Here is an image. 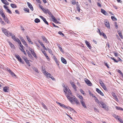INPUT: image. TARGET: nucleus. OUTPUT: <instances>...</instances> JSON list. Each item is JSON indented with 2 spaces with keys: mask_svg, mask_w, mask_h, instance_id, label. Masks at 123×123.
Returning <instances> with one entry per match:
<instances>
[{
  "mask_svg": "<svg viewBox=\"0 0 123 123\" xmlns=\"http://www.w3.org/2000/svg\"><path fill=\"white\" fill-rule=\"evenodd\" d=\"M0 14L3 18H5V15L4 14V13L3 12L2 13H1V14Z\"/></svg>",
  "mask_w": 123,
  "mask_h": 123,
  "instance_id": "obj_55",
  "label": "nucleus"
},
{
  "mask_svg": "<svg viewBox=\"0 0 123 123\" xmlns=\"http://www.w3.org/2000/svg\"><path fill=\"white\" fill-rule=\"evenodd\" d=\"M111 18L113 21H116L117 20V18L114 16H112L111 17Z\"/></svg>",
  "mask_w": 123,
  "mask_h": 123,
  "instance_id": "obj_33",
  "label": "nucleus"
},
{
  "mask_svg": "<svg viewBox=\"0 0 123 123\" xmlns=\"http://www.w3.org/2000/svg\"><path fill=\"white\" fill-rule=\"evenodd\" d=\"M7 10L6 12L9 13L10 14H11L12 13V12L8 8L7 9Z\"/></svg>",
  "mask_w": 123,
  "mask_h": 123,
  "instance_id": "obj_45",
  "label": "nucleus"
},
{
  "mask_svg": "<svg viewBox=\"0 0 123 123\" xmlns=\"http://www.w3.org/2000/svg\"><path fill=\"white\" fill-rule=\"evenodd\" d=\"M4 19L5 22H6L7 23H8L9 20L6 17H5V18H4Z\"/></svg>",
  "mask_w": 123,
  "mask_h": 123,
  "instance_id": "obj_36",
  "label": "nucleus"
},
{
  "mask_svg": "<svg viewBox=\"0 0 123 123\" xmlns=\"http://www.w3.org/2000/svg\"><path fill=\"white\" fill-rule=\"evenodd\" d=\"M40 17L43 20L44 22L47 25H48V23L46 21V19L44 18L43 16H40Z\"/></svg>",
  "mask_w": 123,
  "mask_h": 123,
  "instance_id": "obj_12",
  "label": "nucleus"
},
{
  "mask_svg": "<svg viewBox=\"0 0 123 123\" xmlns=\"http://www.w3.org/2000/svg\"><path fill=\"white\" fill-rule=\"evenodd\" d=\"M70 102L72 103L73 102V100H74V101L76 103L77 105H79L80 103L79 101H78L77 99L74 96H73L72 95V96L68 97V96H67Z\"/></svg>",
  "mask_w": 123,
  "mask_h": 123,
  "instance_id": "obj_2",
  "label": "nucleus"
},
{
  "mask_svg": "<svg viewBox=\"0 0 123 123\" xmlns=\"http://www.w3.org/2000/svg\"><path fill=\"white\" fill-rule=\"evenodd\" d=\"M113 96L115 98L116 101H117L118 99L116 94L114 92H113L112 93Z\"/></svg>",
  "mask_w": 123,
  "mask_h": 123,
  "instance_id": "obj_24",
  "label": "nucleus"
},
{
  "mask_svg": "<svg viewBox=\"0 0 123 123\" xmlns=\"http://www.w3.org/2000/svg\"><path fill=\"white\" fill-rule=\"evenodd\" d=\"M44 74L48 78H50L51 75L50 74L48 73L46 71H45L44 72Z\"/></svg>",
  "mask_w": 123,
  "mask_h": 123,
  "instance_id": "obj_13",
  "label": "nucleus"
},
{
  "mask_svg": "<svg viewBox=\"0 0 123 123\" xmlns=\"http://www.w3.org/2000/svg\"><path fill=\"white\" fill-rule=\"evenodd\" d=\"M20 39L21 41L23 43V44L24 45H25L26 47H28V44H27V43L24 40V39L23 38V37H20Z\"/></svg>",
  "mask_w": 123,
  "mask_h": 123,
  "instance_id": "obj_7",
  "label": "nucleus"
},
{
  "mask_svg": "<svg viewBox=\"0 0 123 123\" xmlns=\"http://www.w3.org/2000/svg\"><path fill=\"white\" fill-rule=\"evenodd\" d=\"M80 91L81 93L83 94L84 95V94H85V93H84V91L82 89H80Z\"/></svg>",
  "mask_w": 123,
  "mask_h": 123,
  "instance_id": "obj_50",
  "label": "nucleus"
},
{
  "mask_svg": "<svg viewBox=\"0 0 123 123\" xmlns=\"http://www.w3.org/2000/svg\"><path fill=\"white\" fill-rule=\"evenodd\" d=\"M80 102L82 105L85 108H86L87 107L86 106L85 102L82 100L80 101Z\"/></svg>",
  "mask_w": 123,
  "mask_h": 123,
  "instance_id": "obj_20",
  "label": "nucleus"
},
{
  "mask_svg": "<svg viewBox=\"0 0 123 123\" xmlns=\"http://www.w3.org/2000/svg\"><path fill=\"white\" fill-rule=\"evenodd\" d=\"M95 101L99 105H100V101H99L98 99H96V100H95Z\"/></svg>",
  "mask_w": 123,
  "mask_h": 123,
  "instance_id": "obj_43",
  "label": "nucleus"
},
{
  "mask_svg": "<svg viewBox=\"0 0 123 123\" xmlns=\"http://www.w3.org/2000/svg\"><path fill=\"white\" fill-rule=\"evenodd\" d=\"M59 105L62 108H64L65 109H67L68 110L71 111L72 110L74 111H75L72 108H71L68 106H66L65 105L62 104L60 103Z\"/></svg>",
  "mask_w": 123,
  "mask_h": 123,
  "instance_id": "obj_5",
  "label": "nucleus"
},
{
  "mask_svg": "<svg viewBox=\"0 0 123 123\" xmlns=\"http://www.w3.org/2000/svg\"><path fill=\"white\" fill-rule=\"evenodd\" d=\"M96 91L99 94L102 96H104V95L103 92L98 88H96Z\"/></svg>",
  "mask_w": 123,
  "mask_h": 123,
  "instance_id": "obj_15",
  "label": "nucleus"
},
{
  "mask_svg": "<svg viewBox=\"0 0 123 123\" xmlns=\"http://www.w3.org/2000/svg\"><path fill=\"white\" fill-rule=\"evenodd\" d=\"M101 12L103 14L105 15H107L108 14L106 12L105 10L102 9H101Z\"/></svg>",
  "mask_w": 123,
  "mask_h": 123,
  "instance_id": "obj_22",
  "label": "nucleus"
},
{
  "mask_svg": "<svg viewBox=\"0 0 123 123\" xmlns=\"http://www.w3.org/2000/svg\"><path fill=\"white\" fill-rule=\"evenodd\" d=\"M97 5L99 7H101L102 6L101 4L99 3H97Z\"/></svg>",
  "mask_w": 123,
  "mask_h": 123,
  "instance_id": "obj_60",
  "label": "nucleus"
},
{
  "mask_svg": "<svg viewBox=\"0 0 123 123\" xmlns=\"http://www.w3.org/2000/svg\"><path fill=\"white\" fill-rule=\"evenodd\" d=\"M31 51V52L32 54L33 55L35 54L36 53L34 52V50L33 49H32L31 48H30L29 49Z\"/></svg>",
  "mask_w": 123,
  "mask_h": 123,
  "instance_id": "obj_28",
  "label": "nucleus"
},
{
  "mask_svg": "<svg viewBox=\"0 0 123 123\" xmlns=\"http://www.w3.org/2000/svg\"><path fill=\"white\" fill-rule=\"evenodd\" d=\"M27 39L29 43H31V44H33V42L31 41L30 38L28 36H26Z\"/></svg>",
  "mask_w": 123,
  "mask_h": 123,
  "instance_id": "obj_21",
  "label": "nucleus"
},
{
  "mask_svg": "<svg viewBox=\"0 0 123 123\" xmlns=\"http://www.w3.org/2000/svg\"><path fill=\"white\" fill-rule=\"evenodd\" d=\"M116 109L118 110H123V109L121 108L120 107H118L117 106H116Z\"/></svg>",
  "mask_w": 123,
  "mask_h": 123,
  "instance_id": "obj_32",
  "label": "nucleus"
},
{
  "mask_svg": "<svg viewBox=\"0 0 123 123\" xmlns=\"http://www.w3.org/2000/svg\"><path fill=\"white\" fill-rule=\"evenodd\" d=\"M23 58L28 66H30L31 65L29 62V60H28L27 58L25 56H24L23 57Z\"/></svg>",
  "mask_w": 123,
  "mask_h": 123,
  "instance_id": "obj_6",
  "label": "nucleus"
},
{
  "mask_svg": "<svg viewBox=\"0 0 123 123\" xmlns=\"http://www.w3.org/2000/svg\"><path fill=\"white\" fill-rule=\"evenodd\" d=\"M42 10L44 12L46 13L47 9H45L43 8V9Z\"/></svg>",
  "mask_w": 123,
  "mask_h": 123,
  "instance_id": "obj_53",
  "label": "nucleus"
},
{
  "mask_svg": "<svg viewBox=\"0 0 123 123\" xmlns=\"http://www.w3.org/2000/svg\"><path fill=\"white\" fill-rule=\"evenodd\" d=\"M58 33L60 35L62 36H64V34L61 31H59L58 32Z\"/></svg>",
  "mask_w": 123,
  "mask_h": 123,
  "instance_id": "obj_41",
  "label": "nucleus"
},
{
  "mask_svg": "<svg viewBox=\"0 0 123 123\" xmlns=\"http://www.w3.org/2000/svg\"><path fill=\"white\" fill-rule=\"evenodd\" d=\"M78 3V2H77V10L79 11V12H80V8L79 7V6H77V3Z\"/></svg>",
  "mask_w": 123,
  "mask_h": 123,
  "instance_id": "obj_48",
  "label": "nucleus"
},
{
  "mask_svg": "<svg viewBox=\"0 0 123 123\" xmlns=\"http://www.w3.org/2000/svg\"><path fill=\"white\" fill-rule=\"evenodd\" d=\"M115 26L116 29H117L118 28V26L117 24V23H115Z\"/></svg>",
  "mask_w": 123,
  "mask_h": 123,
  "instance_id": "obj_56",
  "label": "nucleus"
},
{
  "mask_svg": "<svg viewBox=\"0 0 123 123\" xmlns=\"http://www.w3.org/2000/svg\"><path fill=\"white\" fill-rule=\"evenodd\" d=\"M64 91L65 92V95L67 98L68 96V97L72 96L71 92L68 87H66L65 89L64 90Z\"/></svg>",
  "mask_w": 123,
  "mask_h": 123,
  "instance_id": "obj_3",
  "label": "nucleus"
},
{
  "mask_svg": "<svg viewBox=\"0 0 123 123\" xmlns=\"http://www.w3.org/2000/svg\"><path fill=\"white\" fill-rule=\"evenodd\" d=\"M10 71L11 72V73L10 74H11V75L13 77L14 76H16L15 74L14 73H13L12 72V71Z\"/></svg>",
  "mask_w": 123,
  "mask_h": 123,
  "instance_id": "obj_42",
  "label": "nucleus"
},
{
  "mask_svg": "<svg viewBox=\"0 0 123 123\" xmlns=\"http://www.w3.org/2000/svg\"><path fill=\"white\" fill-rule=\"evenodd\" d=\"M47 50L48 51V52L50 54H51V53L52 52V51L51 50L49 49V48H47Z\"/></svg>",
  "mask_w": 123,
  "mask_h": 123,
  "instance_id": "obj_35",
  "label": "nucleus"
},
{
  "mask_svg": "<svg viewBox=\"0 0 123 123\" xmlns=\"http://www.w3.org/2000/svg\"><path fill=\"white\" fill-rule=\"evenodd\" d=\"M53 58L55 61H57L58 60L57 58H56V57L55 55L53 56Z\"/></svg>",
  "mask_w": 123,
  "mask_h": 123,
  "instance_id": "obj_58",
  "label": "nucleus"
},
{
  "mask_svg": "<svg viewBox=\"0 0 123 123\" xmlns=\"http://www.w3.org/2000/svg\"><path fill=\"white\" fill-rule=\"evenodd\" d=\"M78 97H79V98L81 99L82 100L83 99V98L82 96L81 95H79V96H78Z\"/></svg>",
  "mask_w": 123,
  "mask_h": 123,
  "instance_id": "obj_51",
  "label": "nucleus"
},
{
  "mask_svg": "<svg viewBox=\"0 0 123 123\" xmlns=\"http://www.w3.org/2000/svg\"><path fill=\"white\" fill-rule=\"evenodd\" d=\"M27 3L28 7L32 11H33V7L31 4L28 2H27Z\"/></svg>",
  "mask_w": 123,
  "mask_h": 123,
  "instance_id": "obj_16",
  "label": "nucleus"
},
{
  "mask_svg": "<svg viewBox=\"0 0 123 123\" xmlns=\"http://www.w3.org/2000/svg\"><path fill=\"white\" fill-rule=\"evenodd\" d=\"M10 5L12 8H16L17 7V6L14 4H11Z\"/></svg>",
  "mask_w": 123,
  "mask_h": 123,
  "instance_id": "obj_29",
  "label": "nucleus"
},
{
  "mask_svg": "<svg viewBox=\"0 0 123 123\" xmlns=\"http://www.w3.org/2000/svg\"><path fill=\"white\" fill-rule=\"evenodd\" d=\"M15 56L17 59H18L19 62L22 60V59L20 58L19 55H15Z\"/></svg>",
  "mask_w": 123,
  "mask_h": 123,
  "instance_id": "obj_26",
  "label": "nucleus"
},
{
  "mask_svg": "<svg viewBox=\"0 0 123 123\" xmlns=\"http://www.w3.org/2000/svg\"><path fill=\"white\" fill-rule=\"evenodd\" d=\"M42 38L43 41H44V42L45 43H49V42L47 41V39L44 36H42Z\"/></svg>",
  "mask_w": 123,
  "mask_h": 123,
  "instance_id": "obj_25",
  "label": "nucleus"
},
{
  "mask_svg": "<svg viewBox=\"0 0 123 123\" xmlns=\"http://www.w3.org/2000/svg\"><path fill=\"white\" fill-rule=\"evenodd\" d=\"M47 13L50 16L52 14L50 12V11L49 10L47 9L46 10V13Z\"/></svg>",
  "mask_w": 123,
  "mask_h": 123,
  "instance_id": "obj_34",
  "label": "nucleus"
},
{
  "mask_svg": "<svg viewBox=\"0 0 123 123\" xmlns=\"http://www.w3.org/2000/svg\"><path fill=\"white\" fill-rule=\"evenodd\" d=\"M100 84L103 89L105 90H107L106 87L104 84L103 82H100Z\"/></svg>",
  "mask_w": 123,
  "mask_h": 123,
  "instance_id": "obj_11",
  "label": "nucleus"
},
{
  "mask_svg": "<svg viewBox=\"0 0 123 123\" xmlns=\"http://www.w3.org/2000/svg\"><path fill=\"white\" fill-rule=\"evenodd\" d=\"M105 66H106L108 68H109V66H108V64L107 63H106L105 62Z\"/></svg>",
  "mask_w": 123,
  "mask_h": 123,
  "instance_id": "obj_61",
  "label": "nucleus"
},
{
  "mask_svg": "<svg viewBox=\"0 0 123 123\" xmlns=\"http://www.w3.org/2000/svg\"><path fill=\"white\" fill-rule=\"evenodd\" d=\"M34 21L36 23H37L40 22V20L38 18H36L35 19Z\"/></svg>",
  "mask_w": 123,
  "mask_h": 123,
  "instance_id": "obj_31",
  "label": "nucleus"
},
{
  "mask_svg": "<svg viewBox=\"0 0 123 123\" xmlns=\"http://www.w3.org/2000/svg\"><path fill=\"white\" fill-rule=\"evenodd\" d=\"M113 116L114 117H115L116 119H118V118H119L118 117H119L118 116V115H117L116 114H113Z\"/></svg>",
  "mask_w": 123,
  "mask_h": 123,
  "instance_id": "obj_40",
  "label": "nucleus"
},
{
  "mask_svg": "<svg viewBox=\"0 0 123 123\" xmlns=\"http://www.w3.org/2000/svg\"><path fill=\"white\" fill-rule=\"evenodd\" d=\"M118 120L121 123H123V120L120 118H118Z\"/></svg>",
  "mask_w": 123,
  "mask_h": 123,
  "instance_id": "obj_49",
  "label": "nucleus"
},
{
  "mask_svg": "<svg viewBox=\"0 0 123 123\" xmlns=\"http://www.w3.org/2000/svg\"><path fill=\"white\" fill-rule=\"evenodd\" d=\"M72 3L73 5H75L76 4V2L75 1H73L72 2Z\"/></svg>",
  "mask_w": 123,
  "mask_h": 123,
  "instance_id": "obj_64",
  "label": "nucleus"
},
{
  "mask_svg": "<svg viewBox=\"0 0 123 123\" xmlns=\"http://www.w3.org/2000/svg\"><path fill=\"white\" fill-rule=\"evenodd\" d=\"M118 72L120 73L121 75L123 77V74L122 72H121V71L119 70H118Z\"/></svg>",
  "mask_w": 123,
  "mask_h": 123,
  "instance_id": "obj_44",
  "label": "nucleus"
},
{
  "mask_svg": "<svg viewBox=\"0 0 123 123\" xmlns=\"http://www.w3.org/2000/svg\"><path fill=\"white\" fill-rule=\"evenodd\" d=\"M111 59L113 60L115 62H118V61H117L114 58L111 57Z\"/></svg>",
  "mask_w": 123,
  "mask_h": 123,
  "instance_id": "obj_47",
  "label": "nucleus"
},
{
  "mask_svg": "<svg viewBox=\"0 0 123 123\" xmlns=\"http://www.w3.org/2000/svg\"><path fill=\"white\" fill-rule=\"evenodd\" d=\"M119 36L121 39H123V37L121 32H119L118 34Z\"/></svg>",
  "mask_w": 123,
  "mask_h": 123,
  "instance_id": "obj_39",
  "label": "nucleus"
},
{
  "mask_svg": "<svg viewBox=\"0 0 123 123\" xmlns=\"http://www.w3.org/2000/svg\"><path fill=\"white\" fill-rule=\"evenodd\" d=\"M85 42L87 47L89 49H91L92 48V47L90 43L87 40H85Z\"/></svg>",
  "mask_w": 123,
  "mask_h": 123,
  "instance_id": "obj_8",
  "label": "nucleus"
},
{
  "mask_svg": "<svg viewBox=\"0 0 123 123\" xmlns=\"http://www.w3.org/2000/svg\"><path fill=\"white\" fill-rule=\"evenodd\" d=\"M9 88L8 87L5 86L3 87V90L5 92H8L9 90Z\"/></svg>",
  "mask_w": 123,
  "mask_h": 123,
  "instance_id": "obj_18",
  "label": "nucleus"
},
{
  "mask_svg": "<svg viewBox=\"0 0 123 123\" xmlns=\"http://www.w3.org/2000/svg\"><path fill=\"white\" fill-rule=\"evenodd\" d=\"M42 52H43V53L44 55L45 56H46V55H47L45 51H43L42 50Z\"/></svg>",
  "mask_w": 123,
  "mask_h": 123,
  "instance_id": "obj_62",
  "label": "nucleus"
},
{
  "mask_svg": "<svg viewBox=\"0 0 123 123\" xmlns=\"http://www.w3.org/2000/svg\"><path fill=\"white\" fill-rule=\"evenodd\" d=\"M50 16L51 17L52 19L53 20V21L54 22L57 21V20L56 19L55 17L52 14H51Z\"/></svg>",
  "mask_w": 123,
  "mask_h": 123,
  "instance_id": "obj_27",
  "label": "nucleus"
},
{
  "mask_svg": "<svg viewBox=\"0 0 123 123\" xmlns=\"http://www.w3.org/2000/svg\"><path fill=\"white\" fill-rule=\"evenodd\" d=\"M26 52L27 54L29 57L31 59H32L33 58V57L31 54V53L28 50H26Z\"/></svg>",
  "mask_w": 123,
  "mask_h": 123,
  "instance_id": "obj_19",
  "label": "nucleus"
},
{
  "mask_svg": "<svg viewBox=\"0 0 123 123\" xmlns=\"http://www.w3.org/2000/svg\"><path fill=\"white\" fill-rule=\"evenodd\" d=\"M2 2L3 3L5 4V2L6 1V0H1Z\"/></svg>",
  "mask_w": 123,
  "mask_h": 123,
  "instance_id": "obj_63",
  "label": "nucleus"
},
{
  "mask_svg": "<svg viewBox=\"0 0 123 123\" xmlns=\"http://www.w3.org/2000/svg\"><path fill=\"white\" fill-rule=\"evenodd\" d=\"M3 6L5 9L6 10H7L8 8V7L7 6L5 5H4Z\"/></svg>",
  "mask_w": 123,
  "mask_h": 123,
  "instance_id": "obj_57",
  "label": "nucleus"
},
{
  "mask_svg": "<svg viewBox=\"0 0 123 123\" xmlns=\"http://www.w3.org/2000/svg\"><path fill=\"white\" fill-rule=\"evenodd\" d=\"M2 31L4 34L6 36L9 37L11 36L12 38L14 40H16V38L15 36L12 34V33L8 31L7 30L4 28H2Z\"/></svg>",
  "mask_w": 123,
  "mask_h": 123,
  "instance_id": "obj_1",
  "label": "nucleus"
},
{
  "mask_svg": "<svg viewBox=\"0 0 123 123\" xmlns=\"http://www.w3.org/2000/svg\"><path fill=\"white\" fill-rule=\"evenodd\" d=\"M102 33V36H103L105 38H107V37H106V35L104 33Z\"/></svg>",
  "mask_w": 123,
  "mask_h": 123,
  "instance_id": "obj_52",
  "label": "nucleus"
},
{
  "mask_svg": "<svg viewBox=\"0 0 123 123\" xmlns=\"http://www.w3.org/2000/svg\"><path fill=\"white\" fill-rule=\"evenodd\" d=\"M100 105L101 107L103 108L104 109L108 111L109 110V109L107 107V106L103 102L100 101Z\"/></svg>",
  "mask_w": 123,
  "mask_h": 123,
  "instance_id": "obj_4",
  "label": "nucleus"
},
{
  "mask_svg": "<svg viewBox=\"0 0 123 123\" xmlns=\"http://www.w3.org/2000/svg\"><path fill=\"white\" fill-rule=\"evenodd\" d=\"M88 92L90 95L91 96H93V94L92 93H91L90 91H89Z\"/></svg>",
  "mask_w": 123,
  "mask_h": 123,
  "instance_id": "obj_59",
  "label": "nucleus"
},
{
  "mask_svg": "<svg viewBox=\"0 0 123 123\" xmlns=\"http://www.w3.org/2000/svg\"><path fill=\"white\" fill-rule=\"evenodd\" d=\"M70 83L74 90L76 91V86L75 85L74 83L71 80L70 81Z\"/></svg>",
  "mask_w": 123,
  "mask_h": 123,
  "instance_id": "obj_10",
  "label": "nucleus"
},
{
  "mask_svg": "<svg viewBox=\"0 0 123 123\" xmlns=\"http://www.w3.org/2000/svg\"><path fill=\"white\" fill-rule=\"evenodd\" d=\"M15 41H16L18 42V43L19 44L21 42L20 40H19V39L18 38H16V40H15Z\"/></svg>",
  "mask_w": 123,
  "mask_h": 123,
  "instance_id": "obj_46",
  "label": "nucleus"
},
{
  "mask_svg": "<svg viewBox=\"0 0 123 123\" xmlns=\"http://www.w3.org/2000/svg\"><path fill=\"white\" fill-rule=\"evenodd\" d=\"M24 10L25 12H27L29 13V9L27 8H26L24 9Z\"/></svg>",
  "mask_w": 123,
  "mask_h": 123,
  "instance_id": "obj_37",
  "label": "nucleus"
},
{
  "mask_svg": "<svg viewBox=\"0 0 123 123\" xmlns=\"http://www.w3.org/2000/svg\"><path fill=\"white\" fill-rule=\"evenodd\" d=\"M61 61L62 62L65 64H67V62L66 61V60L63 58V57H61Z\"/></svg>",
  "mask_w": 123,
  "mask_h": 123,
  "instance_id": "obj_23",
  "label": "nucleus"
},
{
  "mask_svg": "<svg viewBox=\"0 0 123 123\" xmlns=\"http://www.w3.org/2000/svg\"><path fill=\"white\" fill-rule=\"evenodd\" d=\"M85 81L87 84L89 86H92V84L90 81L87 79H86L85 80Z\"/></svg>",
  "mask_w": 123,
  "mask_h": 123,
  "instance_id": "obj_9",
  "label": "nucleus"
},
{
  "mask_svg": "<svg viewBox=\"0 0 123 123\" xmlns=\"http://www.w3.org/2000/svg\"><path fill=\"white\" fill-rule=\"evenodd\" d=\"M38 42L42 46L43 48L45 50H47L46 48L44 46V44H43L42 42H41L39 40L38 41Z\"/></svg>",
  "mask_w": 123,
  "mask_h": 123,
  "instance_id": "obj_17",
  "label": "nucleus"
},
{
  "mask_svg": "<svg viewBox=\"0 0 123 123\" xmlns=\"http://www.w3.org/2000/svg\"><path fill=\"white\" fill-rule=\"evenodd\" d=\"M105 24V26L108 28L110 29V27L109 25V24L108 22L107 21H106L104 22Z\"/></svg>",
  "mask_w": 123,
  "mask_h": 123,
  "instance_id": "obj_14",
  "label": "nucleus"
},
{
  "mask_svg": "<svg viewBox=\"0 0 123 123\" xmlns=\"http://www.w3.org/2000/svg\"><path fill=\"white\" fill-rule=\"evenodd\" d=\"M34 69L37 73H39V71H38V70L36 68H34Z\"/></svg>",
  "mask_w": 123,
  "mask_h": 123,
  "instance_id": "obj_54",
  "label": "nucleus"
},
{
  "mask_svg": "<svg viewBox=\"0 0 123 123\" xmlns=\"http://www.w3.org/2000/svg\"><path fill=\"white\" fill-rule=\"evenodd\" d=\"M42 105H43V107L45 109H47V107L43 103H42Z\"/></svg>",
  "mask_w": 123,
  "mask_h": 123,
  "instance_id": "obj_38",
  "label": "nucleus"
},
{
  "mask_svg": "<svg viewBox=\"0 0 123 123\" xmlns=\"http://www.w3.org/2000/svg\"><path fill=\"white\" fill-rule=\"evenodd\" d=\"M8 43L11 48H14V45L11 42L9 41Z\"/></svg>",
  "mask_w": 123,
  "mask_h": 123,
  "instance_id": "obj_30",
  "label": "nucleus"
}]
</instances>
